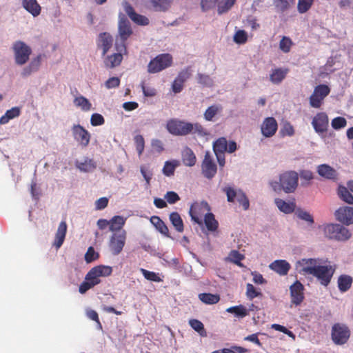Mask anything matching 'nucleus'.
<instances>
[{
	"instance_id": "f257e3e1",
	"label": "nucleus",
	"mask_w": 353,
	"mask_h": 353,
	"mask_svg": "<svg viewBox=\"0 0 353 353\" xmlns=\"http://www.w3.org/2000/svg\"><path fill=\"white\" fill-rule=\"evenodd\" d=\"M166 128L168 131L175 136H185L189 134H197L200 137L208 134L207 130L199 123H192L176 119L168 121Z\"/></svg>"
},
{
	"instance_id": "f03ea898",
	"label": "nucleus",
	"mask_w": 353,
	"mask_h": 353,
	"mask_svg": "<svg viewBox=\"0 0 353 353\" xmlns=\"http://www.w3.org/2000/svg\"><path fill=\"white\" fill-rule=\"evenodd\" d=\"M112 273V268L108 265H99L93 267L86 274L85 281L79 285V292L85 294L88 290L101 283L100 277L108 276Z\"/></svg>"
},
{
	"instance_id": "7ed1b4c3",
	"label": "nucleus",
	"mask_w": 353,
	"mask_h": 353,
	"mask_svg": "<svg viewBox=\"0 0 353 353\" xmlns=\"http://www.w3.org/2000/svg\"><path fill=\"white\" fill-rule=\"evenodd\" d=\"M299 174L295 171H286L279 176V181H272L271 186L275 191L283 190L285 193H292L298 186Z\"/></svg>"
},
{
	"instance_id": "20e7f679",
	"label": "nucleus",
	"mask_w": 353,
	"mask_h": 353,
	"mask_svg": "<svg viewBox=\"0 0 353 353\" xmlns=\"http://www.w3.org/2000/svg\"><path fill=\"white\" fill-rule=\"evenodd\" d=\"M132 29L129 20L123 13L119 14L118 37L115 42L116 50H125V41L132 34Z\"/></svg>"
},
{
	"instance_id": "39448f33",
	"label": "nucleus",
	"mask_w": 353,
	"mask_h": 353,
	"mask_svg": "<svg viewBox=\"0 0 353 353\" xmlns=\"http://www.w3.org/2000/svg\"><path fill=\"white\" fill-rule=\"evenodd\" d=\"M12 49L14 54V62L18 65L26 64L32 54L31 48L22 41L13 43Z\"/></svg>"
},
{
	"instance_id": "423d86ee",
	"label": "nucleus",
	"mask_w": 353,
	"mask_h": 353,
	"mask_svg": "<svg viewBox=\"0 0 353 353\" xmlns=\"http://www.w3.org/2000/svg\"><path fill=\"white\" fill-rule=\"evenodd\" d=\"M324 234L330 239L346 241L351 236L350 231L339 224H327L324 227Z\"/></svg>"
},
{
	"instance_id": "0eeeda50",
	"label": "nucleus",
	"mask_w": 353,
	"mask_h": 353,
	"mask_svg": "<svg viewBox=\"0 0 353 353\" xmlns=\"http://www.w3.org/2000/svg\"><path fill=\"white\" fill-rule=\"evenodd\" d=\"M350 330L345 324L336 323L332 327L331 338L336 345L345 344L350 339Z\"/></svg>"
},
{
	"instance_id": "6e6552de",
	"label": "nucleus",
	"mask_w": 353,
	"mask_h": 353,
	"mask_svg": "<svg viewBox=\"0 0 353 353\" xmlns=\"http://www.w3.org/2000/svg\"><path fill=\"white\" fill-rule=\"evenodd\" d=\"M172 57L170 54H161L152 59L148 65L149 73L159 72L172 65Z\"/></svg>"
},
{
	"instance_id": "1a4fd4ad",
	"label": "nucleus",
	"mask_w": 353,
	"mask_h": 353,
	"mask_svg": "<svg viewBox=\"0 0 353 353\" xmlns=\"http://www.w3.org/2000/svg\"><path fill=\"white\" fill-rule=\"evenodd\" d=\"M335 268L332 265H320L315 268L312 276L316 277L319 283L323 286H327L334 274Z\"/></svg>"
},
{
	"instance_id": "9d476101",
	"label": "nucleus",
	"mask_w": 353,
	"mask_h": 353,
	"mask_svg": "<svg viewBox=\"0 0 353 353\" xmlns=\"http://www.w3.org/2000/svg\"><path fill=\"white\" fill-rule=\"evenodd\" d=\"M223 192L226 194L228 202H234L235 199H236L239 204L243 206V210H246L249 208V200L242 190H236L232 187L226 186L223 188Z\"/></svg>"
},
{
	"instance_id": "9b49d317",
	"label": "nucleus",
	"mask_w": 353,
	"mask_h": 353,
	"mask_svg": "<svg viewBox=\"0 0 353 353\" xmlns=\"http://www.w3.org/2000/svg\"><path fill=\"white\" fill-rule=\"evenodd\" d=\"M330 89L327 85L321 84L315 87L310 97V104L312 108H319L321 106L324 99L330 94Z\"/></svg>"
},
{
	"instance_id": "f8f14e48",
	"label": "nucleus",
	"mask_w": 353,
	"mask_h": 353,
	"mask_svg": "<svg viewBox=\"0 0 353 353\" xmlns=\"http://www.w3.org/2000/svg\"><path fill=\"white\" fill-rule=\"evenodd\" d=\"M319 263V259H302L296 263L295 268L300 274L312 275Z\"/></svg>"
},
{
	"instance_id": "ddd939ff",
	"label": "nucleus",
	"mask_w": 353,
	"mask_h": 353,
	"mask_svg": "<svg viewBox=\"0 0 353 353\" xmlns=\"http://www.w3.org/2000/svg\"><path fill=\"white\" fill-rule=\"evenodd\" d=\"M126 232L125 230L115 232L110 238L109 246L114 255L121 252L125 243Z\"/></svg>"
},
{
	"instance_id": "4468645a",
	"label": "nucleus",
	"mask_w": 353,
	"mask_h": 353,
	"mask_svg": "<svg viewBox=\"0 0 353 353\" xmlns=\"http://www.w3.org/2000/svg\"><path fill=\"white\" fill-rule=\"evenodd\" d=\"M201 170L203 176L208 179H212L216 174L217 167L210 152H206L201 163Z\"/></svg>"
},
{
	"instance_id": "2eb2a0df",
	"label": "nucleus",
	"mask_w": 353,
	"mask_h": 353,
	"mask_svg": "<svg viewBox=\"0 0 353 353\" xmlns=\"http://www.w3.org/2000/svg\"><path fill=\"white\" fill-rule=\"evenodd\" d=\"M73 137L80 145L87 147L90 141L91 135L90 132L79 124L73 125L72 127Z\"/></svg>"
},
{
	"instance_id": "dca6fc26",
	"label": "nucleus",
	"mask_w": 353,
	"mask_h": 353,
	"mask_svg": "<svg viewBox=\"0 0 353 353\" xmlns=\"http://www.w3.org/2000/svg\"><path fill=\"white\" fill-rule=\"evenodd\" d=\"M312 125L319 134L327 132L329 127V118L325 112H318L312 121Z\"/></svg>"
},
{
	"instance_id": "f3484780",
	"label": "nucleus",
	"mask_w": 353,
	"mask_h": 353,
	"mask_svg": "<svg viewBox=\"0 0 353 353\" xmlns=\"http://www.w3.org/2000/svg\"><path fill=\"white\" fill-rule=\"evenodd\" d=\"M291 302L295 305H300L304 299V287L303 284L296 281L290 288Z\"/></svg>"
},
{
	"instance_id": "a211bd4d",
	"label": "nucleus",
	"mask_w": 353,
	"mask_h": 353,
	"mask_svg": "<svg viewBox=\"0 0 353 353\" xmlns=\"http://www.w3.org/2000/svg\"><path fill=\"white\" fill-rule=\"evenodd\" d=\"M277 129V122L272 117L265 118L261 127V133L265 137H272L275 134Z\"/></svg>"
},
{
	"instance_id": "6ab92c4d",
	"label": "nucleus",
	"mask_w": 353,
	"mask_h": 353,
	"mask_svg": "<svg viewBox=\"0 0 353 353\" xmlns=\"http://www.w3.org/2000/svg\"><path fill=\"white\" fill-rule=\"evenodd\" d=\"M336 219L345 225L353 223V208L344 206L339 208L335 212Z\"/></svg>"
},
{
	"instance_id": "aec40b11",
	"label": "nucleus",
	"mask_w": 353,
	"mask_h": 353,
	"mask_svg": "<svg viewBox=\"0 0 353 353\" xmlns=\"http://www.w3.org/2000/svg\"><path fill=\"white\" fill-rule=\"evenodd\" d=\"M117 53H114L111 55H108L104 59V64L106 68H113L119 65L123 60V53L127 52L125 50H117Z\"/></svg>"
},
{
	"instance_id": "412c9836",
	"label": "nucleus",
	"mask_w": 353,
	"mask_h": 353,
	"mask_svg": "<svg viewBox=\"0 0 353 353\" xmlns=\"http://www.w3.org/2000/svg\"><path fill=\"white\" fill-rule=\"evenodd\" d=\"M113 37L108 32H102L99 36L97 46L102 49V55L104 56L112 48Z\"/></svg>"
},
{
	"instance_id": "4be33fe9",
	"label": "nucleus",
	"mask_w": 353,
	"mask_h": 353,
	"mask_svg": "<svg viewBox=\"0 0 353 353\" xmlns=\"http://www.w3.org/2000/svg\"><path fill=\"white\" fill-rule=\"evenodd\" d=\"M67 228L68 226L65 221H62L58 226L53 243V245L57 250L59 249L64 242L67 233Z\"/></svg>"
},
{
	"instance_id": "5701e85b",
	"label": "nucleus",
	"mask_w": 353,
	"mask_h": 353,
	"mask_svg": "<svg viewBox=\"0 0 353 353\" xmlns=\"http://www.w3.org/2000/svg\"><path fill=\"white\" fill-rule=\"evenodd\" d=\"M289 71V69L287 68H277L272 69L270 74V81L273 84L278 85L285 79Z\"/></svg>"
},
{
	"instance_id": "b1692460",
	"label": "nucleus",
	"mask_w": 353,
	"mask_h": 353,
	"mask_svg": "<svg viewBox=\"0 0 353 353\" xmlns=\"http://www.w3.org/2000/svg\"><path fill=\"white\" fill-rule=\"evenodd\" d=\"M270 268L281 276L288 274L290 265L285 260H276L270 265Z\"/></svg>"
},
{
	"instance_id": "393cba45",
	"label": "nucleus",
	"mask_w": 353,
	"mask_h": 353,
	"mask_svg": "<svg viewBox=\"0 0 353 353\" xmlns=\"http://www.w3.org/2000/svg\"><path fill=\"white\" fill-rule=\"evenodd\" d=\"M318 174L327 179L335 180L337 178L336 171L327 164H321L317 168Z\"/></svg>"
},
{
	"instance_id": "a878e982",
	"label": "nucleus",
	"mask_w": 353,
	"mask_h": 353,
	"mask_svg": "<svg viewBox=\"0 0 353 353\" xmlns=\"http://www.w3.org/2000/svg\"><path fill=\"white\" fill-rule=\"evenodd\" d=\"M22 6L33 17H37L41 13V7L37 0H22Z\"/></svg>"
},
{
	"instance_id": "bb28decb",
	"label": "nucleus",
	"mask_w": 353,
	"mask_h": 353,
	"mask_svg": "<svg viewBox=\"0 0 353 353\" xmlns=\"http://www.w3.org/2000/svg\"><path fill=\"white\" fill-rule=\"evenodd\" d=\"M182 161L183 164L188 167L194 166L196 162V156L191 148L185 147L181 152Z\"/></svg>"
},
{
	"instance_id": "cd10ccee",
	"label": "nucleus",
	"mask_w": 353,
	"mask_h": 353,
	"mask_svg": "<svg viewBox=\"0 0 353 353\" xmlns=\"http://www.w3.org/2000/svg\"><path fill=\"white\" fill-rule=\"evenodd\" d=\"M353 279L347 274H341L339 276L337 283L341 292H345L349 290L352 285Z\"/></svg>"
},
{
	"instance_id": "c85d7f7f",
	"label": "nucleus",
	"mask_w": 353,
	"mask_h": 353,
	"mask_svg": "<svg viewBox=\"0 0 353 353\" xmlns=\"http://www.w3.org/2000/svg\"><path fill=\"white\" fill-rule=\"evenodd\" d=\"M150 221L152 225L155 227L156 230H158L161 234H163L167 237H170L169 229L165 223L159 216H153L150 219Z\"/></svg>"
},
{
	"instance_id": "c756f323",
	"label": "nucleus",
	"mask_w": 353,
	"mask_h": 353,
	"mask_svg": "<svg viewBox=\"0 0 353 353\" xmlns=\"http://www.w3.org/2000/svg\"><path fill=\"white\" fill-rule=\"evenodd\" d=\"M274 203L277 208L283 212L285 214H290L294 211L295 210V203L292 202H286L281 199H275Z\"/></svg>"
},
{
	"instance_id": "7c9ffc66",
	"label": "nucleus",
	"mask_w": 353,
	"mask_h": 353,
	"mask_svg": "<svg viewBox=\"0 0 353 353\" xmlns=\"http://www.w3.org/2000/svg\"><path fill=\"white\" fill-rule=\"evenodd\" d=\"M21 114V108L19 107H14L8 110L5 114L0 118V124L4 125L9 122L10 120L18 117Z\"/></svg>"
},
{
	"instance_id": "2f4dec72",
	"label": "nucleus",
	"mask_w": 353,
	"mask_h": 353,
	"mask_svg": "<svg viewBox=\"0 0 353 353\" xmlns=\"http://www.w3.org/2000/svg\"><path fill=\"white\" fill-rule=\"evenodd\" d=\"M170 221L172 225L174 227L175 230L178 232H182L184 230V225L183 220L180 216V214L176 212H173L170 214L169 216Z\"/></svg>"
},
{
	"instance_id": "473e14b6",
	"label": "nucleus",
	"mask_w": 353,
	"mask_h": 353,
	"mask_svg": "<svg viewBox=\"0 0 353 353\" xmlns=\"http://www.w3.org/2000/svg\"><path fill=\"white\" fill-rule=\"evenodd\" d=\"M199 299L205 304L213 305L220 301V296L217 294L201 293L199 294Z\"/></svg>"
},
{
	"instance_id": "72a5a7b5",
	"label": "nucleus",
	"mask_w": 353,
	"mask_h": 353,
	"mask_svg": "<svg viewBox=\"0 0 353 353\" xmlns=\"http://www.w3.org/2000/svg\"><path fill=\"white\" fill-rule=\"evenodd\" d=\"M125 219L121 216H114L110 220L109 229L112 232L120 230L125 225Z\"/></svg>"
},
{
	"instance_id": "f704fd0d",
	"label": "nucleus",
	"mask_w": 353,
	"mask_h": 353,
	"mask_svg": "<svg viewBox=\"0 0 353 353\" xmlns=\"http://www.w3.org/2000/svg\"><path fill=\"white\" fill-rule=\"evenodd\" d=\"M228 313L234 314L236 317L243 318L248 315V310L243 305L232 306L226 309Z\"/></svg>"
},
{
	"instance_id": "c9c22d12",
	"label": "nucleus",
	"mask_w": 353,
	"mask_h": 353,
	"mask_svg": "<svg viewBox=\"0 0 353 353\" xmlns=\"http://www.w3.org/2000/svg\"><path fill=\"white\" fill-rule=\"evenodd\" d=\"M204 223L209 231H215L218 228V222L215 219L214 215L211 212L205 215Z\"/></svg>"
},
{
	"instance_id": "e433bc0d",
	"label": "nucleus",
	"mask_w": 353,
	"mask_h": 353,
	"mask_svg": "<svg viewBox=\"0 0 353 353\" xmlns=\"http://www.w3.org/2000/svg\"><path fill=\"white\" fill-rule=\"evenodd\" d=\"M338 194L340 199L344 202L349 204H353V195L347 188L344 186H339L338 189Z\"/></svg>"
},
{
	"instance_id": "4c0bfd02",
	"label": "nucleus",
	"mask_w": 353,
	"mask_h": 353,
	"mask_svg": "<svg viewBox=\"0 0 353 353\" xmlns=\"http://www.w3.org/2000/svg\"><path fill=\"white\" fill-rule=\"evenodd\" d=\"M228 141L225 137L219 138L213 143V150L214 153H225L227 150Z\"/></svg>"
},
{
	"instance_id": "58836bf2",
	"label": "nucleus",
	"mask_w": 353,
	"mask_h": 353,
	"mask_svg": "<svg viewBox=\"0 0 353 353\" xmlns=\"http://www.w3.org/2000/svg\"><path fill=\"white\" fill-rule=\"evenodd\" d=\"M74 103L76 106L80 107L83 111H89L92 108L91 103L83 96L76 97L74 100Z\"/></svg>"
},
{
	"instance_id": "ea45409f",
	"label": "nucleus",
	"mask_w": 353,
	"mask_h": 353,
	"mask_svg": "<svg viewBox=\"0 0 353 353\" xmlns=\"http://www.w3.org/2000/svg\"><path fill=\"white\" fill-rule=\"evenodd\" d=\"M151 3L156 11H165L171 5L170 0H151Z\"/></svg>"
},
{
	"instance_id": "a19ab883",
	"label": "nucleus",
	"mask_w": 353,
	"mask_h": 353,
	"mask_svg": "<svg viewBox=\"0 0 353 353\" xmlns=\"http://www.w3.org/2000/svg\"><path fill=\"white\" fill-rule=\"evenodd\" d=\"M275 8L280 12H285L294 4V0H274Z\"/></svg>"
},
{
	"instance_id": "79ce46f5",
	"label": "nucleus",
	"mask_w": 353,
	"mask_h": 353,
	"mask_svg": "<svg viewBox=\"0 0 353 353\" xmlns=\"http://www.w3.org/2000/svg\"><path fill=\"white\" fill-rule=\"evenodd\" d=\"M201 208L200 204L195 203L192 204L190 209V215L192 218V220L199 225L202 224V221L201 217L199 216V210Z\"/></svg>"
},
{
	"instance_id": "37998d69",
	"label": "nucleus",
	"mask_w": 353,
	"mask_h": 353,
	"mask_svg": "<svg viewBox=\"0 0 353 353\" xmlns=\"http://www.w3.org/2000/svg\"><path fill=\"white\" fill-rule=\"evenodd\" d=\"M236 0H221L218 3V13L219 14L227 12L234 5Z\"/></svg>"
},
{
	"instance_id": "c03bdc74",
	"label": "nucleus",
	"mask_w": 353,
	"mask_h": 353,
	"mask_svg": "<svg viewBox=\"0 0 353 353\" xmlns=\"http://www.w3.org/2000/svg\"><path fill=\"white\" fill-rule=\"evenodd\" d=\"M77 168L83 172H90L96 168V163L92 159L87 158L83 162L79 163Z\"/></svg>"
},
{
	"instance_id": "a18cd8bd",
	"label": "nucleus",
	"mask_w": 353,
	"mask_h": 353,
	"mask_svg": "<svg viewBox=\"0 0 353 353\" xmlns=\"http://www.w3.org/2000/svg\"><path fill=\"white\" fill-rule=\"evenodd\" d=\"M189 324L191 326V327L196 332H197L201 336H206V331L201 321L193 319L189 321Z\"/></svg>"
},
{
	"instance_id": "49530a36",
	"label": "nucleus",
	"mask_w": 353,
	"mask_h": 353,
	"mask_svg": "<svg viewBox=\"0 0 353 353\" xmlns=\"http://www.w3.org/2000/svg\"><path fill=\"white\" fill-rule=\"evenodd\" d=\"M314 0H299L297 10L299 13L303 14L307 12L313 4Z\"/></svg>"
},
{
	"instance_id": "de8ad7c7",
	"label": "nucleus",
	"mask_w": 353,
	"mask_h": 353,
	"mask_svg": "<svg viewBox=\"0 0 353 353\" xmlns=\"http://www.w3.org/2000/svg\"><path fill=\"white\" fill-rule=\"evenodd\" d=\"M221 110V108L216 105L210 106L204 112V119L206 121H212L214 116Z\"/></svg>"
},
{
	"instance_id": "09e8293b",
	"label": "nucleus",
	"mask_w": 353,
	"mask_h": 353,
	"mask_svg": "<svg viewBox=\"0 0 353 353\" xmlns=\"http://www.w3.org/2000/svg\"><path fill=\"white\" fill-rule=\"evenodd\" d=\"M228 258L230 261L236 264L237 265L242 267L243 264L241 261L244 259V256L239 253L237 250H232L228 256Z\"/></svg>"
},
{
	"instance_id": "8fccbe9b",
	"label": "nucleus",
	"mask_w": 353,
	"mask_h": 353,
	"mask_svg": "<svg viewBox=\"0 0 353 353\" xmlns=\"http://www.w3.org/2000/svg\"><path fill=\"white\" fill-rule=\"evenodd\" d=\"M292 46V41L291 39L288 37H283L279 43L280 50L285 53H288L290 51Z\"/></svg>"
},
{
	"instance_id": "3c124183",
	"label": "nucleus",
	"mask_w": 353,
	"mask_h": 353,
	"mask_svg": "<svg viewBox=\"0 0 353 353\" xmlns=\"http://www.w3.org/2000/svg\"><path fill=\"white\" fill-rule=\"evenodd\" d=\"M134 140L136 145V150L140 156L142 154L145 148L144 138L142 135L138 134L134 137Z\"/></svg>"
},
{
	"instance_id": "603ef678",
	"label": "nucleus",
	"mask_w": 353,
	"mask_h": 353,
	"mask_svg": "<svg viewBox=\"0 0 353 353\" xmlns=\"http://www.w3.org/2000/svg\"><path fill=\"white\" fill-rule=\"evenodd\" d=\"M248 40V35L245 31L239 30L234 35V41L237 44H244Z\"/></svg>"
},
{
	"instance_id": "864d4df0",
	"label": "nucleus",
	"mask_w": 353,
	"mask_h": 353,
	"mask_svg": "<svg viewBox=\"0 0 353 353\" xmlns=\"http://www.w3.org/2000/svg\"><path fill=\"white\" fill-rule=\"evenodd\" d=\"M141 272L143 274V276L149 281H154V282H160L161 281V278L154 272H150L143 268H141Z\"/></svg>"
},
{
	"instance_id": "5fc2aeb1",
	"label": "nucleus",
	"mask_w": 353,
	"mask_h": 353,
	"mask_svg": "<svg viewBox=\"0 0 353 353\" xmlns=\"http://www.w3.org/2000/svg\"><path fill=\"white\" fill-rule=\"evenodd\" d=\"M261 293L256 290V288L251 283L246 285V296L248 299L252 300L255 297L261 296Z\"/></svg>"
},
{
	"instance_id": "6e6d98bb",
	"label": "nucleus",
	"mask_w": 353,
	"mask_h": 353,
	"mask_svg": "<svg viewBox=\"0 0 353 353\" xmlns=\"http://www.w3.org/2000/svg\"><path fill=\"white\" fill-rule=\"evenodd\" d=\"M99 256V253L96 252L94 248L90 246L85 254V261L89 263L97 260Z\"/></svg>"
},
{
	"instance_id": "4d7b16f0",
	"label": "nucleus",
	"mask_w": 353,
	"mask_h": 353,
	"mask_svg": "<svg viewBox=\"0 0 353 353\" xmlns=\"http://www.w3.org/2000/svg\"><path fill=\"white\" fill-rule=\"evenodd\" d=\"M332 126L335 130H339L346 126L347 121L344 117H337L332 119Z\"/></svg>"
},
{
	"instance_id": "13d9d810",
	"label": "nucleus",
	"mask_w": 353,
	"mask_h": 353,
	"mask_svg": "<svg viewBox=\"0 0 353 353\" xmlns=\"http://www.w3.org/2000/svg\"><path fill=\"white\" fill-rule=\"evenodd\" d=\"M131 20L139 26H147L150 22L149 19L145 16L137 14V12L131 18Z\"/></svg>"
},
{
	"instance_id": "bf43d9fd",
	"label": "nucleus",
	"mask_w": 353,
	"mask_h": 353,
	"mask_svg": "<svg viewBox=\"0 0 353 353\" xmlns=\"http://www.w3.org/2000/svg\"><path fill=\"white\" fill-rule=\"evenodd\" d=\"M141 87L145 97H152L157 94L156 89L151 86H147L144 81L141 82Z\"/></svg>"
},
{
	"instance_id": "052dcab7",
	"label": "nucleus",
	"mask_w": 353,
	"mask_h": 353,
	"mask_svg": "<svg viewBox=\"0 0 353 353\" xmlns=\"http://www.w3.org/2000/svg\"><path fill=\"white\" fill-rule=\"evenodd\" d=\"M176 164H174L170 161H166L163 168V173L168 176L174 174Z\"/></svg>"
},
{
	"instance_id": "680f3d73",
	"label": "nucleus",
	"mask_w": 353,
	"mask_h": 353,
	"mask_svg": "<svg viewBox=\"0 0 353 353\" xmlns=\"http://www.w3.org/2000/svg\"><path fill=\"white\" fill-rule=\"evenodd\" d=\"M86 316H88V318H89L90 319H91L97 323V327L99 330H102V325L99 321L98 313L95 310H88L86 311Z\"/></svg>"
},
{
	"instance_id": "e2e57ef3",
	"label": "nucleus",
	"mask_w": 353,
	"mask_h": 353,
	"mask_svg": "<svg viewBox=\"0 0 353 353\" xmlns=\"http://www.w3.org/2000/svg\"><path fill=\"white\" fill-rule=\"evenodd\" d=\"M165 199L170 204L176 203L177 201L180 200V197L177 193L174 191H168L165 194Z\"/></svg>"
},
{
	"instance_id": "0e129e2a",
	"label": "nucleus",
	"mask_w": 353,
	"mask_h": 353,
	"mask_svg": "<svg viewBox=\"0 0 353 353\" xmlns=\"http://www.w3.org/2000/svg\"><path fill=\"white\" fill-rule=\"evenodd\" d=\"M91 125L93 126L101 125L105 123L103 117L99 113H94L90 118Z\"/></svg>"
},
{
	"instance_id": "69168bd1",
	"label": "nucleus",
	"mask_w": 353,
	"mask_h": 353,
	"mask_svg": "<svg viewBox=\"0 0 353 353\" xmlns=\"http://www.w3.org/2000/svg\"><path fill=\"white\" fill-rule=\"evenodd\" d=\"M296 214L299 219L304 220L310 224L314 223L313 217L309 212L306 211L299 210L296 212Z\"/></svg>"
},
{
	"instance_id": "338daca9",
	"label": "nucleus",
	"mask_w": 353,
	"mask_h": 353,
	"mask_svg": "<svg viewBox=\"0 0 353 353\" xmlns=\"http://www.w3.org/2000/svg\"><path fill=\"white\" fill-rule=\"evenodd\" d=\"M218 0H201V7L203 12H206L214 8Z\"/></svg>"
},
{
	"instance_id": "774afa93",
	"label": "nucleus",
	"mask_w": 353,
	"mask_h": 353,
	"mask_svg": "<svg viewBox=\"0 0 353 353\" xmlns=\"http://www.w3.org/2000/svg\"><path fill=\"white\" fill-rule=\"evenodd\" d=\"M191 75V71H190V67H188L186 68L185 69L181 70L178 76L176 77V79L183 82L184 83V82L190 78Z\"/></svg>"
}]
</instances>
